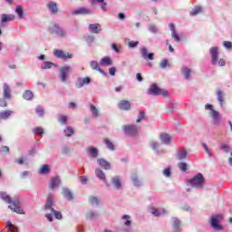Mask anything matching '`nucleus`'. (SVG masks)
I'll return each mask as SVG.
<instances>
[{
    "mask_svg": "<svg viewBox=\"0 0 232 232\" xmlns=\"http://www.w3.org/2000/svg\"><path fill=\"white\" fill-rule=\"evenodd\" d=\"M217 95H218V101L219 102L220 105L223 106L224 104V92L218 89L217 91Z\"/></svg>",
    "mask_w": 232,
    "mask_h": 232,
    "instance_id": "obj_30",
    "label": "nucleus"
},
{
    "mask_svg": "<svg viewBox=\"0 0 232 232\" xmlns=\"http://www.w3.org/2000/svg\"><path fill=\"white\" fill-rule=\"evenodd\" d=\"M53 54L55 55V57H58V59H72V57H73L72 54H70L69 53H64V51L57 49L53 51Z\"/></svg>",
    "mask_w": 232,
    "mask_h": 232,
    "instance_id": "obj_9",
    "label": "nucleus"
},
{
    "mask_svg": "<svg viewBox=\"0 0 232 232\" xmlns=\"http://www.w3.org/2000/svg\"><path fill=\"white\" fill-rule=\"evenodd\" d=\"M130 216L129 215H124L123 217H122V220H125V222H124V226H127V227H130V226H131V220H130Z\"/></svg>",
    "mask_w": 232,
    "mask_h": 232,
    "instance_id": "obj_46",
    "label": "nucleus"
},
{
    "mask_svg": "<svg viewBox=\"0 0 232 232\" xmlns=\"http://www.w3.org/2000/svg\"><path fill=\"white\" fill-rule=\"evenodd\" d=\"M111 183L116 189H121V187L122 186V184L121 183V178H119L118 176L111 179Z\"/></svg>",
    "mask_w": 232,
    "mask_h": 232,
    "instance_id": "obj_21",
    "label": "nucleus"
},
{
    "mask_svg": "<svg viewBox=\"0 0 232 232\" xmlns=\"http://www.w3.org/2000/svg\"><path fill=\"white\" fill-rule=\"evenodd\" d=\"M50 34H56L58 37H66V31L63 30L58 24H53L49 27Z\"/></svg>",
    "mask_w": 232,
    "mask_h": 232,
    "instance_id": "obj_7",
    "label": "nucleus"
},
{
    "mask_svg": "<svg viewBox=\"0 0 232 232\" xmlns=\"http://www.w3.org/2000/svg\"><path fill=\"white\" fill-rule=\"evenodd\" d=\"M178 167L179 168V169H181L184 172L188 171V163L179 162L178 164Z\"/></svg>",
    "mask_w": 232,
    "mask_h": 232,
    "instance_id": "obj_47",
    "label": "nucleus"
},
{
    "mask_svg": "<svg viewBox=\"0 0 232 232\" xmlns=\"http://www.w3.org/2000/svg\"><path fill=\"white\" fill-rule=\"evenodd\" d=\"M160 139L163 144H170L173 141V137L167 133H161Z\"/></svg>",
    "mask_w": 232,
    "mask_h": 232,
    "instance_id": "obj_14",
    "label": "nucleus"
},
{
    "mask_svg": "<svg viewBox=\"0 0 232 232\" xmlns=\"http://www.w3.org/2000/svg\"><path fill=\"white\" fill-rule=\"evenodd\" d=\"M3 90L5 99H12V90L10 89V86H8L6 83H4Z\"/></svg>",
    "mask_w": 232,
    "mask_h": 232,
    "instance_id": "obj_16",
    "label": "nucleus"
},
{
    "mask_svg": "<svg viewBox=\"0 0 232 232\" xmlns=\"http://www.w3.org/2000/svg\"><path fill=\"white\" fill-rule=\"evenodd\" d=\"M204 176L201 173L196 175L192 179H190L189 183L193 188H202L204 186Z\"/></svg>",
    "mask_w": 232,
    "mask_h": 232,
    "instance_id": "obj_6",
    "label": "nucleus"
},
{
    "mask_svg": "<svg viewBox=\"0 0 232 232\" xmlns=\"http://www.w3.org/2000/svg\"><path fill=\"white\" fill-rule=\"evenodd\" d=\"M222 218H224V215H222V214H216V215L212 216L211 220H210V225L216 231H221L222 226H220V224H218V222H220V220H222Z\"/></svg>",
    "mask_w": 232,
    "mask_h": 232,
    "instance_id": "obj_4",
    "label": "nucleus"
},
{
    "mask_svg": "<svg viewBox=\"0 0 232 232\" xmlns=\"http://www.w3.org/2000/svg\"><path fill=\"white\" fill-rule=\"evenodd\" d=\"M117 72V69L115 68V67H111L110 69H109V73H110V75H115V72Z\"/></svg>",
    "mask_w": 232,
    "mask_h": 232,
    "instance_id": "obj_62",
    "label": "nucleus"
},
{
    "mask_svg": "<svg viewBox=\"0 0 232 232\" xmlns=\"http://www.w3.org/2000/svg\"><path fill=\"white\" fill-rule=\"evenodd\" d=\"M177 157L179 160H184V159H188V150H186L185 149H181L178 152Z\"/></svg>",
    "mask_w": 232,
    "mask_h": 232,
    "instance_id": "obj_24",
    "label": "nucleus"
},
{
    "mask_svg": "<svg viewBox=\"0 0 232 232\" xmlns=\"http://www.w3.org/2000/svg\"><path fill=\"white\" fill-rule=\"evenodd\" d=\"M73 14H91V11L89 9H86V8H80V9L74 11Z\"/></svg>",
    "mask_w": 232,
    "mask_h": 232,
    "instance_id": "obj_37",
    "label": "nucleus"
},
{
    "mask_svg": "<svg viewBox=\"0 0 232 232\" xmlns=\"http://www.w3.org/2000/svg\"><path fill=\"white\" fill-rule=\"evenodd\" d=\"M0 106H1L2 108H6V106H7L6 100H5V99H0Z\"/></svg>",
    "mask_w": 232,
    "mask_h": 232,
    "instance_id": "obj_61",
    "label": "nucleus"
},
{
    "mask_svg": "<svg viewBox=\"0 0 232 232\" xmlns=\"http://www.w3.org/2000/svg\"><path fill=\"white\" fill-rule=\"evenodd\" d=\"M15 14H17L19 19H23L24 17V11L23 10V6L17 5L15 9Z\"/></svg>",
    "mask_w": 232,
    "mask_h": 232,
    "instance_id": "obj_29",
    "label": "nucleus"
},
{
    "mask_svg": "<svg viewBox=\"0 0 232 232\" xmlns=\"http://www.w3.org/2000/svg\"><path fill=\"white\" fill-rule=\"evenodd\" d=\"M102 30V27L101 26L100 24H91L89 25V31L92 34H100Z\"/></svg>",
    "mask_w": 232,
    "mask_h": 232,
    "instance_id": "obj_15",
    "label": "nucleus"
},
{
    "mask_svg": "<svg viewBox=\"0 0 232 232\" xmlns=\"http://www.w3.org/2000/svg\"><path fill=\"white\" fill-rule=\"evenodd\" d=\"M172 224L174 229H179V227H180V220H179V218H172Z\"/></svg>",
    "mask_w": 232,
    "mask_h": 232,
    "instance_id": "obj_42",
    "label": "nucleus"
},
{
    "mask_svg": "<svg viewBox=\"0 0 232 232\" xmlns=\"http://www.w3.org/2000/svg\"><path fill=\"white\" fill-rule=\"evenodd\" d=\"M89 201L92 206H94V204H96V206H99V199L96 197H91Z\"/></svg>",
    "mask_w": 232,
    "mask_h": 232,
    "instance_id": "obj_52",
    "label": "nucleus"
},
{
    "mask_svg": "<svg viewBox=\"0 0 232 232\" xmlns=\"http://www.w3.org/2000/svg\"><path fill=\"white\" fill-rule=\"evenodd\" d=\"M53 63L52 62H44L43 64H42V68L43 70H48L50 68H52Z\"/></svg>",
    "mask_w": 232,
    "mask_h": 232,
    "instance_id": "obj_49",
    "label": "nucleus"
},
{
    "mask_svg": "<svg viewBox=\"0 0 232 232\" xmlns=\"http://www.w3.org/2000/svg\"><path fill=\"white\" fill-rule=\"evenodd\" d=\"M163 175L165 177H171V169L167 168L163 170Z\"/></svg>",
    "mask_w": 232,
    "mask_h": 232,
    "instance_id": "obj_55",
    "label": "nucleus"
},
{
    "mask_svg": "<svg viewBox=\"0 0 232 232\" xmlns=\"http://www.w3.org/2000/svg\"><path fill=\"white\" fill-rule=\"evenodd\" d=\"M70 72H72V66L69 65H65L60 69V79L62 82H66Z\"/></svg>",
    "mask_w": 232,
    "mask_h": 232,
    "instance_id": "obj_8",
    "label": "nucleus"
},
{
    "mask_svg": "<svg viewBox=\"0 0 232 232\" xmlns=\"http://www.w3.org/2000/svg\"><path fill=\"white\" fill-rule=\"evenodd\" d=\"M95 217V214L93 212H89L87 214V218H89V220H92V218H93Z\"/></svg>",
    "mask_w": 232,
    "mask_h": 232,
    "instance_id": "obj_63",
    "label": "nucleus"
},
{
    "mask_svg": "<svg viewBox=\"0 0 232 232\" xmlns=\"http://www.w3.org/2000/svg\"><path fill=\"white\" fill-rule=\"evenodd\" d=\"M150 148H152L153 150H157V148H159V142L155 140L150 141Z\"/></svg>",
    "mask_w": 232,
    "mask_h": 232,
    "instance_id": "obj_57",
    "label": "nucleus"
},
{
    "mask_svg": "<svg viewBox=\"0 0 232 232\" xmlns=\"http://www.w3.org/2000/svg\"><path fill=\"white\" fill-rule=\"evenodd\" d=\"M34 135H43L44 133V130L41 127H36L34 129Z\"/></svg>",
    "mask_w": 232,
    "mask_h": 232,
    "instance_id": "obj_48",
    "label": "nucleus"
},
{
    "mask_svg": "<svg viewBox=\"0 0 232 232\" xmlns=\"http://www.w3.org/2000/svg\"><path fill=\"white\" fill-rule=\"evenodd\" d=\"M90 110L94 117H99V110L93 105H90Z\"/></svg>",
    "mask_w": 232,
    "mask_h": 232,
    "instance_id": "obj_39",
    "label": "nucleus"
},
{
    "mask_svg": "<svg viewBox=\"0 0 232 232\" xmlns=\"http://www.w3.org/2000/svg\"><path fill=\"white\" fill-rule=\"evenodd\" d=\"M39 173H41V175H46L50 173V166L43 165L42 168L40 169Z\"/></svg>",
    "mask_w": 232,
    "mask_h": 232,
    "instance_id": "obj_34",
    "label": "nucleus"
},
{
    "mask_svg": "<svg viewBox=\"0 0 232 232\" xmlns=\"http://www.w3.org/2000/svg\"><path fill=\"white\" fill-rule=\"evenodd\" d=\"M64 133H65L66 137H72V135L74 133L73 128L68 126V127L64 130Z\"/></svg>",
    "mask_w": 232,
    "mask_h": 232,
    "instance_id": "obj_44",
    "label": "nucleus"
},
{
    "mask_svg": "<svg viewBox=\"0 0 232 232\" xmlns=\"http://www.w3.org/2000/svg\"><path fill=\"white\" fill-rule=\"evenodd\" d=\"M169 65L168 60H162L160 63V68H166Z\"/></svg>",
    "mask_w": 232,
    "mask_h": 232,
    "instance_id": "obj_59",
    "label": "nucleus"
},
{
    "mask_svg": "<svg viewBox=\"0 0 232 232\" xmlns=\"http://www.w3.org/2000/svg\"><path fill=\"white\" fill-rule=\"evenodd\" d=\"M183 75H185V79H189V73H191V70L188 67H184L181 70Z\"/></svg>",
    "mask_w": 232,
    "mask_h": 232,
    "instance_id": "obj_40",
    "label": "nucleus"
},
{
    "mask_svg": "<svg viewBox=\"0 0 232 232\" xmlns=\"http://www.w3.org/2000/svg\"><path fill=\"white\" fill-rule=\"evenodd\" d=\"M95 175L100 179V180H103V182H106V174H104V171L101 169H96Z\"/></svg>",
    "mask_w": 232,
    "mask_h": 232,
    "instance_id": "obj_23",
    "label": "nucleus"
},
{
    "mask_svg": "<svg viewBox=\"0 0 232 232\" xmlns=\"http://www.w3.org/2000/svg\"><path fill=\"white\" fill-rule=\"evenodd\" d=\"M171 36L175 39V41H180V36L179 35V34H177V31L174 33H171Z\"/></svg>",
    "mask_w": 232,
    "mask_h": 232,
    "instance_id": "obj_58",
    "label": "nucleus"
},
{
    "mask_svg": "<svg viewBox=\"0 0 232 232\" xmlns=\"http://www.w3.org/2000/svg\"><path fill=\"white\" fill-rule=\"evenodd\" d=\"M202 147L204 148L206 153H208V155L212 157L211 150H209V148L208 147V145L206 143H202Z\"/></svg>",
    "mask_w": 232,
    "mask_h": 232,
    "instance_id": "obj_56",
    "label": "nucleus"
},
{
    "mask_svg": "<svg viewBox=\"0 0 232 232\" xmlns=\"http://www.w3.org/2000/svg\"><path fill=\"white\" fill-rule=\"evenodd\" d=\"M118 108L124 111L131 110V103L129 101L121 100L118 104Z\"/></svg>",
    "mask_w": 232,
    "mask_h": 232,
    "instance_id": "obj_12",
    "label": "nucleus"
},
{
    "mask_svg": "<svg viewBox=\"0 0 232 232\" xmlns=\"http://www.w3.org/2000/svg\"><path fill=\"white\" fill-rule=\"evenodd\" d=\"M145 118H146V112H144V111H140V114L138 119L136 120V122H141V121H144Z\"/></svg>",
    "mask_w": 232,
    "mask_h": 232,
    "instance_id": "obj_45",
    "label": "nucleus"
},
{
    "mask_svg": "<svg viewBox=\"0 0 232 232\" xmlns=\"http://www.w3.org/2000/svg\"><path fill=\"white\" fill-rule=\"evenodd\" d=\"M205 108H206V110L210 111V115L213 119V124H215V125L220 124V113L213 109V105L207 104L205 106Z\"/></svg>",
    "mask_w": 232,
    "mask_h": 232,
    "instance_id": "obj_5",
    "label": "nucleus"
},
{
    "mask_svg": "<svg viewBox=\"0 0 232 232\" xmlns=\"http://www.w3.org/2000/svg\"><path fill=\"white\" fill-rule=\"evenodd\" d=\"M202 12V7L200 5H197L194 9L190 12V15H197Z\"/></svg>",
    "mask_w": 232,
    "mask_h": 232,
    "instance_id": "obj_36",
    "label": "nucleus"
},
{
    "mask_svg": "<svg viewBox=\"0 0 232 232\" xmlns=\"http://www.w3.org/2000/svg\"><path fill=\"white\" fill-rule=\"evenodd\" d=\"M15 19V14H2V23H8L9 21H14Z\"/></svg>",
    "mask_w": 232,
    "mask_h": 232,
    "instance_id": "obj_22",
    "label": "nucleus"
},
{
    "mask_svg": "<svg viewBox=\"0 0 232 232\" xmlns=\"http://www.w3.org/2000/svg\"><path fill=\"white\" fill-rule=\"evenodd\" d=\"M90 82H92V79H90V77H86L83 79L79 78L78 84H76V88H82L84 84H90Z\"/></svg>",
    "mask_w": 232,
    "mask_h": 232,
    "instance_id": "obj_18",
    "label": "nucleus"
},
{
    "mask_svg": "<svg viewBox=\"0 0 232 232\" xmlns=\"http://www.w3.org/2000/svg\"><path fill=\"white\" fill-rule=\"evenodd\" d=\"M140 53L143 59H149V61H153L155 57L153 53H148V49H146V47L141 48Z\"/></svg>",
    "mask_w": 232,
    "mask_h": 232,
    "instance_id": "obj_13",
    "label": "nucleus"
},
{
    "mask_svg": "<svg viewBox=\"0 0 232 232\" xmlns=\"http://www.w3.org/2000/svg\"><path fill=\"white\" fill-rule=\"evenodd\" d=\"M103 142L106 144L108 149L111 150H115V145H113V143L108 138H105Z\"/></svg>",
    "mask_w": 232,
    "mask_h": 232,
    "instance_id": "obj_35",
    "label": "nucleus"
},
{
    "mask_svg": "<svg viewBox=\"0 0 232 232\" xmlns=\"http://www.w3.org/2000/svg\"><path fill=\"white\" fill-rule=\"evenodd\" d=\"M63 197H65V198L68 200H73V195L68 189L63 190Z\"/></svg>",
    "mask_w": 232,
    "mask_h": 232,
    "instance_id": "obj_38",
    "label": "nucleus"
},
{
    "mask_svg": "<svg viewBox=\"0 0 232 232\" xmlns=\"http://www.w3.org/2000/svg\"><path fill=\"white\" fill-rule=\"evenodd\" d=\"M149 30L150 32H152V34H157V32H159V29H157V26H155V24H150L149 26Z\"/></svg>",
    "mask_w": 232,
    "mask_h": 232,
    "instance_id": "obj_54",
    "label": "nucleus"
},
{
    "mask_svg": "<svg viewBox=\"0 0 232 232\" xmlns=\"http://www.w3.org/2000/svg\"><path fill=\"white\" fill-rule=\"evenodd\" d=\"M23 97L25 101H32V99H34V92L31 91H25Z\"/></svg>",
    "mask_w": 232,
    "mask_h": 232,
    "instance_id": "obj_32",
    "label": "nucleus"
},
{
    "mask_svg": "<svg viewBox=\"0 0 232 232\" xmlns=\"http://www.w3.org/2000/svg\"><path fill=\"white\" fill-rule=\"evenodd\" d=\"M89 153L93 157V159H97L99 155V150L95 149L94 147H90L89 148Z\"/></svg>",
    "mask_w": 232,
    "mask_h": 232,
    "instance_id": "obj_33",
    "label": "nucleus"
},
{
    "mask_svg": "<svg viewBox=\"0 0 232 232\" xmlns=\"http://www.w3.org/2000/svg\"><path fill=\"white\" fill-rule=\"evenodd\" d=\"M14 113L12 111H3L0 112V119L3 121H6L8 117H10Z\"/></svg>",
    "mask_w": 232,
    "mask_h": 232,
    "instance_id": "obj_26",
    "label": "nucleus"
},
{
    "mask_svg": "<svg viewBox=\"0 0 232 232\" xmlns=\"http://www.w3.org/2000/svg\"><path fill=\"white\" fill-rule=\"evenodd\" d=\"M111 48L112 50H114V52H116L117 53H119V47L115 44H111Z\"/></svg>",
    "mask_w": 232,
    "mask_h": 232,
    "instance_id": "obj_64",
    "label": "nucleus"
},
{
    "mask_svg": "<svg viewBox=\"0 0 232 232\" xmlns=\"http://www.w3.org/2000/svg\"><path fill=\"white\" fill-rule=\"evenodd\" d=\"M139 45V42L130 41L128 43L129 48H135Z\"/></svg>",
    "mask_w": 232,
    "mask_h": 232,
    "instance_id": "obj_53",
    "label": "nucleus"
},
{
    "mask_svg": "<svg viewBox=\"0 0 232 232\" xmlns=\"http://www.w3.org/2000/svg\"><path fill=\"white\" fill-rule=\"evenodd\" d=\"M91 68H92V70H98V72H100L101 73H104V71H102V68L99 67V63L95 61L91 62Z\"/></svg>",
    "mask_w": 232,
    "mask_h": 232,
    "instance_id": "obj_31",
    "label": "nucleus"
},
{
    "mask_svg": "<svg viewBox=\"0 0 232 232\" xmlns=\"http://www.w3.org/2000/svg\"><path fill=\"white\" fill-rule=\"evenodd\" d=\"M150 212H151V214L152 215H154L155 217H160V215H164V214H166V209H161V211L160 210H159V209H157V208H150Z\"/></svg>",
    "mask_w": 232,
    "mask_h": 232,
    "instance_id": "obj_25",
    "label": "nucleus"
},
{
    "mask_svg": "<svg viewBox=\"0 0 232 232\" xmlns=\"http://www.w3.org/2000/svg\"><path fill=\"white\" fill-rule=\"evenodd\" d=\"M35 111L39 117H43V115H44V109L41 106L36 107Z\"/></svg>",
    "mask_w": 232,
    "mask_h": 232,
    "instance_id": "obj_50",
    "label": "nucleus"
},
{
    "mask_svg": "<svg viewBox=\"0 0 232 232\" xmlns=\"http://www.w3.org/2000/svg\"><path fill=\"white\" fill-rule=\"evenodd\" d=\"M148 93L150 95H162V97H168L169 93L168 91L161 89L157 83H152L148 90Z\"/></svg>",
    "mask_w": 232,
    "mask_h": 232,
    "instance_id": "obj_2",
    "label": "nucleus"
},
{
    "mask_svg": "<svg viewBox=\"0 0 232 232\" xmlns=\"http://www.w3.org/2000/svg\"><path fill=\"white\" fill-rule=\"evenodd\" d=\"M224 46H225V48H227L228 50H230V48H232V43L228 42V41H225Z\"/></svg>",
    "mask_w": 232,
    "mask_h": 232,
    "instance_id": "obj_60",
    "label": "nucleus"
},
{
    "mask_svg": "<svg viewBox=\"0 0 232 232\" xmlns=\"http://www.w3.org/2000/svg\"><path fill=\"white\" fill-rule=\"evenodd\" d=\"M210 55L212 57V64L217 65L218 63V47H212L210 49Z\"/></svg>",
    "mask_w": 232,
    "mask_h": 232,
    "instance_id": "obj_10",
    "label": "nucleus"
},
{
    "mask_svg": "<svg viewBox=\"0 0 232 232\" xmlns=\"http://www.w3.org/2000/svg\"><path fill=\"white\" fill-rule=\"evenodd\" d=\"M6 227L8 229V231H12V232L19 231V228L17 227H15V225L12 224V222H10V221L6 222Z\"/></svg>",
    "mask_w": 232,
    "mask_h": 232,
    "instance_id": "obj_28",
    "label": "nucleus"
},
{
    "mask_svg": "<svg viewBox=\"0 0 232 232\" xmlns=\"http://www.w3.org/2000/svg\"><path fill=\"white\" fill-rule=\"evenodd\" d=\"M220 150H222V151H225V153H229V151H231V148L226 143H222L220 145Z\"/></svg>",
    "mask_w": 232,
    "mask_h": 232,
    "instance_id": "obj_43",
    "label": "nucleus"
},
{
    "mask_svg": "<svg viewBox=\"0 0 232 232\" xmlns=\"http://www.w3.org/2000/svg\"><path fill=\"white\" fill-rule=\"evenodd\" d=\"M59 184H61V179H59V177H54L51 179V189H55V188H59Z\"/></svg>",
    "mask_w": 232,
    "mask_h": 232,
    "instance_id": "obj_19",
    "label": "nucleus"
},
{
    "mask_svg": "<svg viewBox=\"0 0 232 232\" xmlns=\"http://www.w3.org/2000/svg\"><path fill=\"white\" fill-rule=\"evenodd\" d=\"M52 212L54 214V217L57 218V220H61V218H63V214H61L60 211L52 208Z\"/></svg>",
    "mask_w": 232,
    "mask_h": 232,
    "instance_id": "obj_51",
    "label": "nucleus"
},
{
    "mask_svg": "<svg viewBox=\"0 0 232 232\" xmlns=\"http://www.w3.org/2000/svg\"><path fill=\"white\" fill-rule=\"evenodd\" d=\"M53 206V194H49L47 197V200L45 202V209H53L52 207Z\"/></svg>",
    "mask_w": 232,
    "mask_h": 232,
    "instance_id": "obj_17",
    "label": "nucleus"
},
{
    "mask_svg": "<svg viewBox=\"0 0 232 232\" xmlns=\"http://www.w3.org/2000/svg\"><path fill=\"white\" fill-rule=\"evenodd\" d=\"M123 130L125 135H130V137H136V135H139L140 127H138L137 125H133V124H129V125L123 126Z\"/></svg>",
    "mask_w": 232,
    "mask_h": 232,
    "instance_id": "obj_3",
    "label": "nucleus"
},
{
    "mask_svg": "<svg viewBox=\"0 0 232 232\" xmlns=\"http://www.w3.org/2000/svg\"><path fill=\"white\" fill-rule=\"evenodd\" d=\"M47 6L52 14H57V12H59V8L57 7V3L55 2H49Z\"/></svg>",
    "mask_w": 232,
    "mask_h": 232,
    "instance_id": "obj_20",
    "label": "nucleus"
},
{
    "mask_svg": "<svg viewBox=\"0 0 232 232\" xmlns=\"http://www.w3.org/2000/svg\"><path fill=\"white\" fill-rule=\"evenodd\" d=\"M101 64L102 66H111L112 64L111 58L108 56L103 57L101 61Z\"/></svg>",
    "mask_w": 232,
    "mask_h": 232,
    "instance_id": "obj_27",
    "label": "nucleus"
},
{
    "mask_svg": "<svg viewBox=\"0 0 232 232\" xmlns=\"http://www.w3.org/2000/svg\"><path fill=\"white\" fill-rule=\"evenodd\" d=\"M97 162L99 164V166H101V168H102L103 169H111V163L108 162V160H104V159H98Z\"/></svg>",
    "mask_w": 232,
    "mask_h": 232,
    "instance_id": "obj_11",
    "label": "nucleus"
},
{
    "mask_svg": "<svg viewBox=\"0 0 232 232\" xmlns=\"http://www.w3.org/2000/svg\"><path fill=\"white\" fill-rule=\"evenodd\" d=\"M58 121H59V122H61L62 124H66V122H68V116L60 114V115L58 116Z\"/></svg>",
    "mask_w": 232,
    "mask_h": 232,
    "instance_id": "obj_41",
    "label": "nucleus"
},
{
    "mask_svg": "<svg viewBox=\"0 0 232 232\" xmlns=\"http://www.w3.org/2000/svg\"><path fill=\"white\" fill-rule=\"evenodd\" d=\"M0 197L3 200H5V202L10 204L8 206L9 209L14 213H18L19 215H24V210H23V208L21 207V201H19V198H14L12 200V198H10L6 192H1Z\"/></svg>",
    "mask_w": 232,
    "mask_h": 232,
    "instance_id": "obj_1",
    "label": "nucleus"
}]
</instances>
